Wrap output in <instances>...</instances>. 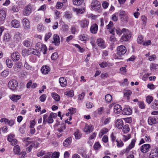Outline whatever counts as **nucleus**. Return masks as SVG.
<instances>
[{
  "label": "nucleus",
  "mask_w": 158,
  "mask_h": 158,
  "mask_svg": "<svg viewBox=\"0 0 158 158\" xmlns=\"http://www.w3.org/2000/svg\"><path fill=\"white\" fill-rule=\"evenodd\" d=\"M32 44V42L30 39L25 40L23 42V45L25 47H28Z\"/></svg>",
  "instance_id": "obj_29"
},
{
  "label": "nucleus",
  "mask_w": 158,
  "mask_h": 158,
  "mask_svg": "<svg viewBox=\"0 0 158 158\" xmlns=\"http://www.w3.org/2000/svg\"><path fill=\"white\" fill-rule=\"evenodd\" d=\"M127 31V29L125 28H123L122 30L119 29H117L116 30V32L117 34L120 35L123 32H124L125 31Z\"/></svg>",
  "instance_id": "obj_43"
},
{
  "label": "nucleus",
  "mask_w": 158,
  "mask_h": 158,
  "mask_svg": "<svg viewBox=\"0 0 158 158\" xmlns=\"http://www.w3.org/2000/svg\"><path fill=\"white\" fill-rule=\"evenodd\" d=\"M135 139H133L130 144L127 147L126 150V152H128L130 150L133 148L135 145Z\"/></svg>",
  "instance_id": "obj_24"
},
{
  "label": "nucleus",
  "mask_w": 158,
  "mask_h": 158,
  "mask_svg": "<svg viewBox=\"0 0 158 158\" xmlns=\"http://www.w3.org/2000/svg\"><path fill=\"white\" fill-rule=\"evenodd\" d=\"M22 66V63L21 62L19 61L17 62L14 65L13 68L15 71L19 72V69H20Z\"/></svg>",
  "instance_id": "obj_20"
},
{
  "label": "nucleus",
  "mask_w": 158,
  "mask_h": 158,
  "mask_svg": "<svg viewBox=\"0 0 158 158\" xmlns=\"http://www.w3.org/2000/svg\"><path fill=\"white\" fill-rule=\"evenodd\" d=\"M77 31L76 28L75 26H72L71 29V32L72 34H75Z\"/></svg>",
  "instance_id": "obj_56"
},
{
  "label": "nucleus",
  "mask_w": 158,
  "mask_h": 158,
  "mask_svg": "<svg viewBox=\"0 0 158 158\" xmlns=\"http://www.w3.org/2000/svg\"><path fill=\"white\" fill-rule=\"evenodd\" d=\"M148 123L149 125H152L156 123V120L155 118L150 117L148 119Z\"/></svg>",
  "instance_id": "obj_32"
},
{
  "label": "nucleus",
  "mask_w": 158,
  "mask_h": 158,
  "mask_svg": "<svg viewBox=\"0 0 158 158\" xmlns=\"http://www.w3.org/2000/svg\"><path fill=\"white\" fill-rule=\"evenodd\" d=\"M146 101L148 104H150L153 100V97L150 95L146 97Z\"/></svg>",
  "instance_id": "obj_42"
},
{
  "label": "nucleus",
  "mask_w": 158,
  "mask_h": 158,
  "mask_svg": "<svg viewBox=\"0 0 158 158\" xmlns=\"http://www.w3.org/2000/svg\"><path fill=\"white\" fill-rule=\"evenodd\" d=\"M37 28L38 31L42 32L44 30V27L42 24L40 23L38 25Z\"/></svg>",
  "instance_id": "obj_38"
},
{
  "label": "nucleus",
  "mask_w": 158,
  "mask_h": 158,
  "mask_svg": "<svg viewBox=\"0 0 158 158\" xmlns=\"http://www.w3.org/2000/svg\"><path fill=\"white\" fill-rule=\"evenodd\" d=\"M32 54L38 56L40 54V51L36 49H32Z\"/></svg>",
  "instance_id": "obj_52"
},
{
  "label": "nucleus",
  "mask_w": 158,
  "mask_h": 158,
  "mask_svg": "<svg viewBox=\"0 0 158 158\" xmlns=\"http://www.w3.org/2000/svg\"><path fill=\"white\" fill-rule=\"evenodd\" d=\"M9 88L13 91L15 90L18 86V83L15 80H10L8 83Z\"/></svg>",
  "instance_id": "obj_3"
},
{
  "label": "nucleus",
  "mask_w": 158,
  "mask_h": 158,
  "mask_svg": "<svg viewBox=\"0 0 158 158\" xmlns=\"http://www.w3.org/2000/svg\"><path fill=\"white\" fill-rule=\"evenodd\" d=\"M69 111L70 114H73L75 113L76 112V108H71L68 110Z\"/></svg>",
  "instance_id": "obj_63"
},
{
  "label": "nucleus",
  "mask_w": 158,
  "mask_h": 158,
  "mask_svg": "<svg viewBox=\"0 0 158 158\" xmlns=\"http://www.w3.org/2000/svg\"><path fill=\"white\" fill-rule=\"evenodd\" d=\"M14 138V135L10 134L8 136L7 140L9 142H11Z\"/></svg>",
  "instance_id": "obj_64"
},
{
  "label": "nucleus",
  "mask_w": 158,
  "mask_h": 158,
  "mask_svg": "<svg viewBox=\"0 0 158 158\" xmlns=\"http://www.w3.org/2000/svg\"><path fill=\"white\" fill-rule=\"evenodd\" d=\"M52 35V34L50 32L46 33L45 37V41H47V40Z\"/></svg>",
  "instance_id": "obj_57"
},
{
  "label": "nucleus",
  "mask_w": 158,
  "mask_h": 158,
  "mask_svg": "<svg viewBox=\"0 0 158 158\" xmlns=\"http://www.w3.org/2000/svg\"><path fill=\"white\" fill-rule=\"evenodd\" d=\"M80 39L82 41H86L89 39V38L85 35H81L79 36Z\"/></svg>",
  "instance_id": "obj_45"
},
{
  "label": "nucleus",
  "mask_w": 158,
  "mask_h": 158,
  "mask_svg": "<svg viewBox=\"0 0 158 158\" xmlns=\"http://www.w3.org/2000/svg\"><path fill=\"white\" fill-rule=\"evenodd\" d=\"M143 39L141 35L139 36L137 38V42L139 44H141L143 41Z\"/></svg>",
  "instance_id": "obj_62"
},
{
  "label": "nucleus",
  "mask_w": 158,
  "mask_h": 158,
  "mask_svg": "<svg viewBox=\"0 0 158 158\" xmlns=\"http://www.w3.org/2000/svg\"><path fill=\"white\" fill-rule=\"evenodd\" d=\"M127 49L123 45H121L117 48V54L119 56L124 55L126 52Z\"/></svg>",
  "instance_id": "obj_6"
},
{
  "label": "nucleus",
  "mask_w": 158,
  "mask_h": 158,
  "mask_svg": "<svg viewBox=\"0 0 158 158\" xmlns=\"http://www.w3.org/2000/svg\"><path fill=\"white\" fill-rule=\"evenodd\" d=\"M11 58L14 61H18L19 59V54L18 52H14L11 54Z\"/></svg>",
  "instance_id": "obj_14"
},
{
  "label": "nucleus",
  "mask_w": 158,
  "mask_h": 158,
  "mask_svg": "<svg viewBox=\"0 0 158 158\" xmlns=\"http://www.w3.org/2000/svg\"><path fill=\"white\" fill-rule=\"evenodd\" d=\"M58 57V54L56 52L53 53L51 56V59L53 60H55Z\"/></svg>",
  "instance_id": "obj_55"
},
{
  "label": "nucleus",
  "mask_w": 158,
  "mask_h": 158,
  "mask_svg": "<svg viewBox=\"0 0 158 158\" xmlns=\"http://www.w3.org/2000/svg\"><path fill=\"white\" fill-rule=\"evenodd\" d=\"M152 107L154 109L157 110L158 109V101L155 100L154 101L153 104L152 106Z\"/></svg>",
  "instance_id": "obj_41"
},
{
  "label": "nucleus",
  "mask_w": 158,
  "mask_h": 158,
  "mask_svg": "<svg viewBox=\"0 0 158 158\" xmlns=\"http://www.w3.org/2000/svg\"><path fill=\"white\" fill-rule=\"evenodd\" d=\"M81 27L82 28H85L88 27L89 24V21L85 19L78 21Z\"/></svg>",
  "instance_id": "obj_9"
},
{
  "label": "nucleus",
  "mask_w": 158,
  "mask_h": 158,
  "mask_svg": "<svg viewBox=\"0 0 158 158\" xmlns=\"http://www.w3.org/2000/svg\"><path fill=\"white\" fill-rule=\"evenodd\" d=\"M157 64H156L152 63L150 65V69L152 71L156 69V68L157 67Z\"/></svg>",
  "instance_id": "obj_53"
},
{
  "label": "nucleus",
  "mask_w": 158,
  "mask_h": 158,
  "mask_svg": "<svg viewBox=\"0 0 158 158\" xmlns=\"http://www.w3.org/2000/svg\"><path fill=\"white\" fill-rule=\"evenodd\" d=\"M118 14L121 21L123 23H127L128 21L129 17L127 13L123 10H120Z\"/></svg>",
  "instance_id": "obj_1"
},
{
  "label": "nucleus",
  "mask_w": 158,
  "mask_h": 158,
  "mask_svg": "<svg viewBox=\"0 0 158 158\" xmlns=\"http://www.w3.org/2000/svg\"><path fill=\"white\" fill-rule=\"evenodd\" d=\"M123 114L126 115H130L132 113L131 109L129 107L125 108L122 111Z\"/></svg>",
  "instance_id": "obj_16"
},
{
  "label": "nucleus",
  "mask_w": 158,
  "mask_h": 158,
  "mask_svg": "<svg viewBox=\"0 0 158 158\" xmlns=\"http://www.w3.org/2000/svg\"><path fill=\"white\" fill-rule=\"evenodd\" d=\"M59 154V152H55L51 155V158H58Z\"/></svg>",
  "instance_id": "obj_54"
},
{
  "label": "nucleus",
  "mask_w": 158,
  "mask_h": 158,
  "mask_svg": "<svg viewBox=\"0 0 158 158\" xmlns=\"http://www.w3.org/2000/svg\"><path fill=\"white\" fill-rule=\"evenodd\" d=\"M94 127L93 126L91 125H88L86 124L84 128V131L85 132H87V133H89L91 132L93 130Z\"/></svg>",
  "instance_id": "obj_12"
},
{
  "label": "nucleus",
  "mask_w": 158,
  "mask_h": 158,
  "mask_svg": "<svg viewBox=\"0 0 158 158\" xmlns=\"http://www.w3.org/2000/svg\"><path fill=\"white\" fill-rule=\"evenodd\" d=\"M130 129L128 125H125L123 127V131L124 133H127L129 131Z\"/></svg>",
  "instance_id": "obj_40"
},
{
  "label": "nucleus",
  "mask_w": 158,
  "mask_h": 158,
  "mask_svg": "<svg viewBox=\"0 0 158 158\" xmlns=\"http://www.w3.org/2000/svg\"><path fill=\"white\" fill-rule=\"evenodd\" d=\"M151 148V146L149 144H145L142 145L140 147V150L142 152L144 153H146Z\"/></svg>",
  "instance_id": "obj_10"
},
{
  "label": "nucleus",
  "mask_w": 158,
  "mask_h": 158,
  "mask_svg": "<svg viewBox=\"0 0 158 158\" xmlns=\"http://www.w3.org/2000/svg\"><path fill=\"white\" fill-rule=\"evenodd\" d=\"M32 49H24L22 51V55L25 56L29 55L32 54Z\"/></svg>",
  "instance_id": "obj_17"
},
{
  "label": "nucleus",
  "mask_w": 158,
  "mask_h": 158,
  "mask_svg": "<svg viewBox=\"0 0 158 158\" xmlns=\"http://www.w3.org/2000/svg\"><path fill=\"white\" fill-rule=\"evenodd\" d=\"M21 98V95H16L13 94L10 98V99L14 102H16L17 101L20 99Z\"/></svg>",
  "instance_id": "obj_27"
},
{
  "label": "nucleus",
  "mask_w": 158,
  "mask_h": 158,
  "mask_svg": "<svg viewBox=\"0 0 158 158\" xmlns=\"http://www.w3.org/2000/svg\"><path fill=\"white\" fill-rule=\"evenodd\" d=\"M20 147L18 145H16L14 147L13 151L15 154H19L20 152Z\"/></svg>",
  "instance_id": "obj_30"
},
{
  "label": "nucleus",
  "mask_w": 158,
  "mask_h": 158,
  "mask_svg": "<svg viewBox=\"0 0 158 158\" xmlns=\"http://www.w3.org/2000/svg\"><path fill=\"white\" fill-rule=\"evenodd\" d=\"M151 74V73H147L144 74L143 76L142 77V79L144 81H146L147 80L148 77Z\"/></svg>",
  "instance_id": "obj_61"
},
{
  "label": "nucleus",
  "mask_w": 158,
  "mask_h": 158,
  "mask_svg": "<svg viewBox=\"0 0 158 158\" xmlns=\"http://www.w3.org/2000/svg\"><path fill=\"white\" fill-rule=\"evenodd\" d=\"M64 94L69 97H72L74 95L73 91L72 90L69 91H66L65 92Z\"/></svg>",
  "instance_id": "obj_44"
},
{
  "label": "nucleus",
  "mask_w": 158,
  "mask_h": 158,
  "mask_svg": "<svg viewBox=\"0 0 158 158\" xmlns=\"http://www.w3.org/2000/svg\"><path fill=\"white\" fill-rule=\"evenodd\" d=\"M41 71L42 73L46 74L49 72L50 71V68L48 66H44L41 68Z\"/></svg>",
  "instance_id": "obj_18"
},
{
  "label": "nucleus",
  "mask_w": 158,
  "mask_h": 158,
  "mask_svg": "<svg viewBox=\"0 0 158 158\" xmlns=\"http://www.w3.org/2000/svg\"><path fill=\"white\" fill-rule=\"evenodd\" d=\"M35 48L40 51H42L44 54L46 53L47 48L45 44H43L41 43L38 42L36 44Z\"/></svg>",
  "instance_id": "obj_2"
},
{
  "label": "nucleus",
  "mask_w": 158,
  "mask_h": 158,
  "mask_svg": "<svg viewBox=\"0 0 158 158\" xmlns=\"http://www.w3.org/2000/svg\"><path fill=\"white\" fill-rule=\"evenodd\" d=\"M122 110V107L119 105L117 104L115 105L114 108V110L115 113L118 114Z\"/></svg>",
  "instance_id": "obj_25"
},
{
  "label": "nucleus",
  "mask_w": 158,
  "mask_h": 158,
  "mask_svg": "<svg viewBox=\"0 0 158 158\" xmlns=\"http://www.w3.org/2000/svg\"><path fill=\"white\" fill-rule=\"evenodd\" d=\"M6 63L7 67L9 68H11L13 65V64L11 60L10 59H7L6 61Z\"/></svg>",
  "instance_id": "obj_37"
},
{
  "label": "nucleus",
  "mask_w": 158,
  "mask_h": 158,
  "mask_svg": "<svg viewBox=\"0 0 158 158\" xmlns=\"http://www.w3.org/2000/svg\"><path fill=\"white\" fill-rule=\"evenodd\" d=\"M84 0H73V4L75 5L80 6L83 2Z\"/></svg>",
  "instance_id": "obj_31"
},
{
  "label": "nucleus",
  "mask_w": 158,
  "mask_h": 158,
  "mask_svg": "<svg viewBox=\"0 0 158 158\" xmlns=\"http://www.w3.org/2000/svg\"><path fill=\"white\" fill-rule=\"evenodd\" d=\"M92 8L95 11H98L100 10L101 5L99 2L96 0L92 2L91 4Z\"/></svg>",
  "instance_id": "obj_5"
},
{
  "label": "nucleus",
  "mask_w": 158,
  "mask_h": 158,
  "mask_svg": "<svg viewBox=\"0 0 158 158\" xmlns=\"http://www.w3.org/2000/svg\"><path fill=\"white\" fill-rule=\"evenodd\" d=\"M64 16L66 18L69 19L72 17V15L71 12L67 11L65 13Z\"/></svg>",
  "instance_id": "obj_46"
},
{
  "label": "nucleus",
  "mask_w": 158,
  "mask_h": 158,
  "mask_svg": "<svg viewBox=\"0 0 158 158\" xmlns=\"http://www.w3.org/2000/svg\"><path fill=\"white\" fill-rule=\"evenodd\" d=\"M98 30V26L96 24H92L90 27L91 32L93 34H96Z\"/></svg>",
  "instance_id": "obj_21"
},
{
  "label": "nucleus",
  "mask_w": 158,
  "mask_h": 158,
  "mask_svg": "<svg viewBox=\"0 0 158 158\" xmlns=\"http://www.w3.org/2000/svg\"><path fill=\"white\" fill-rule=\"evenodd\" d=\"M11 25L14 28H18L20 26L19 22L16 19L13 20L11 22Z\"/></svg>",
  "instance_id": "obj_23"
},
{
  "label": "nucleus",
  "mask_w": 158,
  "mask_h": 158,
  "mask_svg": "<svg viewBox=\"0 0 158 158\" xmlns=\"http://www.w3.org/2000/svg\"><path fill=\"white\" fill-rule=\"evenodd\" d=\"M31 11V6L30 5L26 6L23 12V14L26 16L29 15Z\"/></svg>",
  "instance_id": "obj_22"
},
{
  "label": "nucleus",
  "mask_w": 158,
  "mask_h": 158,
  "mask_svg": "<svg viewBox=\"0 0 158 158\" xmlns=\"http://www.w3.org/2000/svg\"><path fill=\"white\" fill-rule=\"evenodd\" d=\"M116 141L117 142V145L118 147H121L123 146V143L122 141H118L116 140Z\"/></svg>",
  "instance_id": "obj_60"
},
{
  "label": "nucleus",
  "mask_w": 158,
  "mask_h": 158,
  "mask_svg": "<svg viewBox=\"0 0 158 158\" xmlns=\"http://www.w3.org/2000/svg\"><path fill=\"white\" fill-rule=\"evenodd\" d=\"M10 38V35L8 33H6L4 35L3 40L5 41H9V39Z\"/></svg>",
  "instance_id": "obj_48"
},
{
  "label": "nucleus",
  "mask_w": 158,
  "mask_h": 158,
  "mask_svg": "<svg viewBox=\"0 0 158 158\" xmlns=\"http://www.w3.org/2000/svg\"><path fill=\"white\" fill-rule=\"evenodd\" d=\"M74 135L75 136V138L77 139H80L81 136V134L80 132L78 131L75 132Z\"/></svg>",
  "instance_id": "obj_39"
},
{
  "label": "nucleus",
  "mask_w": 158,
  "mask_h": 158,
  "mask_svg": "<svg viewBox=\"0 0 158 158\" xmlns=\"http://www.w3.org/2000/svg\"><path fill=\"white\" fill-rule=\"evenodd\" d=\"M72 140V138L69 137L66 139L63 142V145L65 147H68L70 145Z\"/></svg>",
  "instance_id": "obj_28"
},
{
  "label": "nucleus",
  "mask_w": 158,
  "mask_h": 158,
  "mask_svg": "<svg viewBox=\"0 0 158 158\" xmlns=\"http://www.w3.org/2000/svg\"><path fill=\"white\" fill-rule=\"evenodd\" d=\"M105 101L107 102H110L112 100V97L111 95L110 94L106 95L105 97Z\"/></svg>",
  "instance_id": "obj_36"
},
{
  "label": "nucleus",
  "mask_w": 158,
  "mask_h": 158,
  "mask_svg": "<svg viewBox=\"0 0 158 158\" xmlns=\"http://www.w3.org/2000/svg\"><path fill=\"white\" fill-rule=\"evenodd\" d=\"M66 128V126L64 125H61V126L58 129V131L60 132H62Z\"/></svg>",
  "instance_id": "obj_51"
},
{
  "label": "nucleus",
  "mask_w": 158,
  "mask_h": 158,
  "mask_svg": "<svg viewBox=\"0 0 158 158\" xmlns=\"http://www.w3.org/2000/svg\"><path fill=\"white\" fill-rule=\"evenodd\" d=\"M131 91L130 90H127L126 92L124 94V97L128 100H129L130 98V96L131 94Z\"/></svg>",
  "instance_id": "obj_34"
},
{
  "label": "nucleus",
  "mask_w": 158,
  "mask_h": 158,
  "mask_svg": "<svg viewBox=\"0 0 158 158\" xmlns=\"http://www.w3.org/2000/svg\"><path fill=\"white\" fill-rule=\"evenodd\" d=\"M73 10L74 11H75L77 13V14H82L83 13L84 10L85 8H83L82 9H77L76 8H73Z\"/></svg>",
  "instance_id": "obj_35"
},
{
  "label": "nucleus",
  "mask_w": 158,
  "mask_h": 158,
  "mask_svg": "<svg viewBox=\"0 0 158 158\" xmlns=\"http://www.w3.org/2000/svg\"><path fill=\"white\" fill-rule=\"evenodd\" d=\"M158 155V148L153 149L150 153L149 158H157Z\"/></svg>",
  "instance_id": "obj_7"
},
{
  "label": "nucleus",
  "mask_w": 158,
  "mask_h": 158,
  "mask_svg": "<svg viewBox=\"0 0 158 158\" xmlns=\"http://www.w3.org/2000/svg\"><path fill=\"white\" fill-rule=\"evenodd\" d=\"M59 82L62 87H64L67 85V81L66 79L64 77H60L59 79Z\"/></svg>",
  "instance_id": "obj_19"
},
{
  "label": "nucleus",
  "mask_w": 158,
  "mask_h": 158,
  "mask_svg": "<svg viewBox=\"0 0 158 158\" xmlns=\"http://www.w3.org/2000/svg\"><path fill=\"white\" fill-rule=\"evenodd\" d=\"M23 24L25 29H28L30 28V24L29 20L26 18L23 20Z\"/></svg>",
  "instance_id": "obj_13"
},
{
  "label": "nucleus",
  "mask_w": 158,
  "mask_h": 158,
  "mask_svg": "<svg viewBox=\"0 0 158 158\" xmlns=\"http://www.w3.org/2000/svg\"><path fill=\"white\" fill-rule=\"evenodd\" d=\"M101 147V145L100 143L98 142L96 143L94 146V148L95 150H98L100 149Z\"/></svg>",
  "instance_id": "obj_47"
},
{
  "label": "nucleus",
  "mask_w": 158,
  "mask_h": 158,
  "mask_svg": "<svg viewBox=\"0 0 158 158\" xmlns=\"http://www.w3.org/2000/svg\"><path fill=\"white\" fill-rule=\"evenodd\" d=\"M21 35L19 32H17L15 35V38L17 40L19 41L21 40Z\"/></svg>",
  "instance_id": "obj_50"
},
{
  "label": "nucleus",
  "mask_w": 158,
  "mask_h": 158,
  "mask_svg": "<svg viewBox=\"0 0 158 158\" xmlns=\"http://www.w3.org/2000/svg\"><path fill=\"white\" fill-rule=\"evenodd\" d=\"M156 58V55H152L150 56H149L148 60L150 61H154Z\"/></svg>",
  "instance_id": "obj_58"
},
{
  "label": "nucleus",
  "mask_w": 158,
  "mask_h": 158,
  "mask_svg": "<svg viewBox=\"0 0 158 158\" xmlns=\"http://www.w3.org/2000/svg\"><path fill=\"white\" fill-rule=\"evenodd\" d=\"M123 121L120 119H118L115 122V126L118 129H121L123 127Z\"/></svg>",
  "instance_id": "obj_15"
},
{
  "label": "nucleus",
  "mask_w": 158,
  "mask_h": 158,
  "mask_svg": "<svg viewBox=\"0 0 158 158\" xmlns=\"http://www.w3.org/2000/svg\"><path fill=\"white\" fill-rule=\"evenodd\" d=\"M53 40L52 41V43L54 44L55 46H58L60 43V37L58 35L55 34L53 35Z\"/></svg>",
  "instance_id": "obj_8"
},
{
  "label": "nucleus",
  "mask_w": 158,
  "mask_h": 158,
  "mask_svg": "<svg viewBox=\"0 0 158 158\" xmlns=\"http://www.w3.org/2000/svg\"><path fill=\"white\" fill-rule=\"evenodd\" d=\"M97 42L98 46L102 49H104L106 47L105 44L104 40L101 38L98 39L97 40Z\"/></svg>",
  "instance_id": "obj_11"
},
{
  "label": "nucleus",
  "mask_w": 158,
  "mask_h": 158,
  "mask_svg": "<svg viewBox=\"0 0 158 158\" xmlns=\"http://www.w3.org/2000/svg\"><path fill=\"white\" fill-rule=\"evenodd\" d=\"M46 98V95L45 94H42L40 97V99L41 102H44Z\"/></svg>",
  "instance_id": "obj_59"
},
{
  "label": "nucleus",
  "mask_w": 158,
  "mask_h": 158,
  "mask_svg": "<svg viewBox=\"0 0 158 158\" xmlns=\"http://www.w3.org/2000/svg\"><path fill=\"white\" fill-rule=\"evenodd\" d=\"M6 17V15L5 11L1 9L0 10V21H3Z\"/></svg>",
  "instance_id": "obj_26"
},
{
  "label": "nucleus",
  "mask_w": 158,
  "mask_h": 158,
  "mask_svg": "<svg viewBox=\"0 0 158 158\" xmlns=\"http://www.w3.org/2000/svg\"><path fill=\"white\" fill-rule=\"evenodd\" d=\"M52 96L55 101H58L60 99L59 96L56 93H52Z\"/></svg>",
  "instance_id": "obj_33"
},
{
  "label": "nucleus",
  "mask_w": 158,
  "mask_h": 158,
  "mask_svg": "<svg viewBox=\"0 0 158 158\" xmlns=\"http://www.w3.org/2000/svg\"><path fill=\"white\" fill-rule=\"evenodd\" d=\"M9 71L8 70H6L2 72L1 74L2 76L6 77L9 75Z\"/></svg>",
  "instance_id": "obj_49"
},
{
  "label": "nucleus",
  "mask_w": 158,
  "mask_h": 158,
  "mask_svg": "<svg viewBox=\"0 0 158 158\" xmlns=\"http://www.w3.org/2000/svg\"><path fill=\"white\" fill-rule=\"evenodd\" d=\"M124 32L120 39L121 42L127 41L131 37V32L128 29Z\"/></svg>",
  "instance_id": "obj_4"
}]
</instances>
